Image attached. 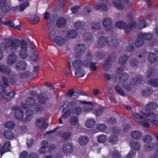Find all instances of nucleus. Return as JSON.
<instances>
[{"label":"nucleus","mask_w":158,"mask_h":158,"mask_svg":"<svg viewBox=\"0 0 158 158\" xmlns=\"http://www.w3.org/2000/svg\"><path fill=\"white\" fill-rule=\"evenodd\" d=\"M58 135L62 137L64 140H67L71 135L69 132H65L64 131H60L57 133Z\"/></svg>","instance_id":"nucleus-29"},{"label":"nucleus","mask_w":158,"mask_h":158,"mask_svg":"<svg viewBox=\"0 0 158 158\" xmlns=\"http://www.w3.org/2000/svg\"><path fill=\"white\" fill-rule=\"evenodd\" d=\"M54 40L56 44L60 45H63L65 41L64 39L59 36H56L54 39Z\"/></svg>","instance_id":"nucleus-27"},{"label":"nucleus","mask_w":158,"mask_h":158,"mask_svg":"<svg viewBox=\"0 0 158 158\" xmlns=\"http://www.w3.org/2000/svg\"><path fill=\"white\" fill-rule=\"evenodd\" d=\"M95 121L92 119H88L85 122V126L88 128H92L95 125Z\"/></svg>","instance_id":"nucleus-31"},{"label":"nucleus","mask_w":158,"mask_h":158,"mask_svg":"<svg viewBox=\"0 0 158 158\" xmlns=\"http://www.w3.org/2000/svg\"><path fill=\"white\" fill-rule=\"evenodd\" d=\"M0 71L1 72L9 74L10 73V69L9 67L5 65H0Z\"/></svg>","instance_id":"nucleus-22"},{"label":"nucleus","mask_w":158,"mask_h":158,"mask_svg":"<svg viewBox=\"0 0 158 158\" xmlns=\"http://www.w3.org/2000/svg\"><path fill=\"white\" fill-rule=\"evenodd\" d=\"M89 141V139L87 136H80L78 139V142L80 145H84L87 144Z\"/></svg>","instance_id":"nucleus-23"},{"label":"nucleus","mask_w":158,"mask_h":158,"mask_svg":"<svg viewBox=\"0 0 158 158\" xmlns=\"http://www.w3.org/2000/svg\"><path fill=\"white\" fill-rule=\"evenodd\" d=\"M157 105L156 103L151 102L147 105L146 107L150 110H154L157 108Z\"/></svg>","instance_id":"nucleus-40"},{"label":"nucleus","mask_w":158,"mask_h":158,"mask_svg":"<svg viewBox=\"0 0 158 158\" xmlns=\"http://www.w3.org/2000/svg\"><path fill=\"white\" fill-rule=\"evenodd\" d=\"M48 99V97H46L41 94H39L37 96V99L39 102L42 104L45 103Z\"/></svg>","instance_id":"nucleus-32"},{"label":"nucleus","mask_w":158,"mask_h":158,"mask_svg":"<svg viewBox=\"0 0 158 158\" xmlns=\"http://www.w3.org/2000/svg\"><path fill=\"white\" fill-rule=\"evenodd\" d=\"M73 150L72 145L69 143L65 142L63 146V152L65 154H69L72 153Z\"/></svg>","instance_id":"nucleus-9"},{"label":"nucleus","mask_w":158,"mask_h":158,"mask_svg":"<svg viewBox=\"0 0 158 158\" xmlns=\"http://www.w3.org/2000/svg\"><path fill=\"white\" fill-rule=\"evenodd\" d=\"M35 99L31 97L27 98L26 100L25 104L29 106H33L35 103Z\"/></svg>","instance_id":"nucleus-30"},{"label":"nucleus","mask_w":158,"mask_h":158,"mask_svg":"<svg viewBox=\"0 0 158 158\" xmlns=\"http://www.w3.org/2000/svg\"><path fill=\"white\" fill-rule=\"evenodd\" d=\"M75 50L76 54L74 56L76 57L79 58L86 50V48L85 45L83 44H80L76 45Z\"/></svg>","instance_id":"nucleus-4"},{"label":"nucleus","mask_w":158,"mask_h":158,"mask_svg":"<svg viewBox=\"0 0 158 158\" xmlns=\"http://www.w3.org/2000/svg\"><path fill=\"white\" fill-rule=\"evenodd\" d=\"M112 23L111 20L109 18H106L103 20L102 24L105 27H107L110 25Z\"/></svg>","instance_id":"nucleus-52"},{"label":"nucleus","mask_w":158,"mask_h":158,"mask_svg":"<svg viewBox=\"0 0 158 158\" xmlns=\"http://www.w3.org/2000/svg\"><path fill=\"white\" fill-rule=\"evenodd\" d=\"M114 61H110L109 59L107 58L104 61L103 64V69L105 71H107L111 67V65Z\"/></svg>","instance_id":"nucleus-25"},{"label":"nucleus","mask_w":158,"mask_h":158,"mask_svg":"<svg viewBox=\"0 0 158 158\" xmlns=\"http://www.w3.org/2000/svg\"><path fill=\"white\" fill-rule=\"evenodd\" d=\"M129 144L131 148L135 151L138 150L140 147V143L134 140H131Z\"/></svg>","instance_id":"nucleus-17"},{"label":"nucleus","mask_w":158,"mask_h":158,"mask_svg":"<svg viewBox=\"0 0 158 158\" xmlns=\"http://www.w3.org/2000/svg\"><path fill=\"white\" fill-rule=\"evenodd\" d=\"M118 139L116 136L115 135H112L108 139V141L112 144H114L117 143Z\"/></svg>","instance_id":"nucleus-39"},{"label":"nucleus","mask_w":158,"mask_h":158,"mask_svg":"<svg viewBox=\"0 0 158 158\" xmlns=\"http://www.w3.org/2000/svg\"><path fill=\"white\" fill-rule=\"evenodd\" d=\"M29 5V2H26L22 3L19 6V10L21 11H23L24 9Z\"/></svg>","instance_id":"nucleus-59"},{"label":"nucleus","mask_w":158,"mask_h":158,"mask_svg":"<svg viewBox=\"0 0 158 158\" xmlns=\"http://www.w3.org/2000/svg\"><path fill=\"white\" fill-rule=\"evenodd\" d=\"M131 136L133 139H138L142 137V134L139 131H134L131 132Z\"/></svg>","instance_id":"nucleus-18"},{"label":"nucleus","mask_w":158,"mask_h":158,"mask_svg":"<svg viewBox=\"0 0 158 158\" xmlns=\"http://www.w3.org/2000/svg\"><path fill=\"white\" fill-rule=\"evenodd\" d=\"M83 25V22L81 21H78L74 23V26L76 29H79L82 28Z\"/></svg>","instance_id":"nucleus-55"},{"label":"nucleus","mask_w":158,"mask_h":158,"mask_svg":"<svg viewBox=\"0 0 158 158\" xmlns=\"http://www.w3.org/2000/svg\"><path fill=\"white\" fill-rule=\"evenodd\" d=\"M17 60V56L14 54L9 55L7 59V63L8 65L14 64Z\"/></svg>","instance_id":"nucleus-12"},{"label":"nucleus","mask_w":158,"mask_h":158,"mask_svg":"<svg viewBox=\"0 0 158 158\" xmlns=\"http://www.w3.org/2000/svg\"><path fill=\"white\" fill-rule=\"evenodd\" d=\"M85 74V71L81 69H77L75 73L76 76L78 77H83Z\"/></svg>","instance_id":"nucleus-41"},{"label":"nucleus","mask_w":158,"mask_h":158,"mask_svg":"<svg viewBox=\"0 0 158 158\" xmlns=\"http://www.w3.org/2000/svg\"><path fill=\"white\" fill-rule=\"evenodd\" d=\"M9 39L7 40L5 43L0 44V48L1 50H6L10 48L9 45Z\"/></svg>","instance_id":"nucleus-37"},{"label":"nucleus","mask_w":158,"mask_h":158,"mask_svg":"<svg viewBox=\"0 0 158 158\" xmlns=\"http://www.w3.org/2000/svg\"><path fill=\"white\" fill-rule=\"evenodd\" d=\"M67 36L69 38H73L75 37L77 35V33L75 30H71L67 32Z\"/></svg>","instance_id":"nucleus-33"},{"label":"nucleus","mask_w":158,"mask_h":158,"mask_svg":"<svg viewBox=\"0 0 158 158\" xmlns=\"http://www.w3.org/2000/svg\"><path fill=\"white\" fill-rule=\"evenodd\" d=\"M4 135L6 139H9L13 137L14 135L13 133L11 130H7L5 131Z\"/></svg>","instance_id":"nucleus-34"},{"label":"nucleus","mask_w":158,"mask_h":158,"mask_svg":"<svg viewBox=\"0 0 158 158\" xmlns=\"http://www.w3.org/2000/svg\"><path fill=\"white\" fill-rule=\"evenodd\" d=\"M80 94V93L75 91L73 88H71L68 92L66 96L71 99H75L78 98Z\"/></svg>","instance_id":"nucleus-11"},{"label":"nucleus","mask_w":158,"mask_h":158,"mask_svg":"<svg viewBox=\"0 0 158 158\" xmlns=\"http://www.w3.org/2000/svg\"><path fill=\"white\" fill-rule=\"evenodd\" d=\"M128 59V56L127 55H123L120 56L118 62L120 65L125 64Z\"/></svg>","instance_id":"nucleus-36"},{"label":"nucleus","mask_w":158,"mask_h":158,"mask_svg":"<svg viewBox=\"0 0 158 158\" xmlns=\"http://www.w3.org/2000/svg\"><path fill=\"white\" fill-rule=\"evenodd\" d=\"M73 65L77 69H81L84 65L87 68H89L91 71H95L97 69L95 63L90 61H86L84 63L82 60H76L73 63Z\"/></svg>","instance_id":"nucleus-1"},{"label":"nucleus","mask_w":158,"mask_h":158,"mask_svg":"<svg viewBox=\"0 0 158 158\" xmlns=\"http://www.w3.org/2000/svg\"><path fill=\"white\" fill-rule=\"evenodd\" d=\"M115 26L118 28H124L127 34H130L133 28L136 26L135 22L132 21L127 24L125 22L122 21L117 22L115 24Z\"/></svg>","instance_id":"nucleus-2"},{"label":"nucleus","mask_w":158,"mask_h":158,"mask_svg":"<svg viewBox=\"0 0 158 158\" xmlns=\"http://www.w3.org/2000/svg\"><path fill=\"white\" fill-rule=\"evenodd\" d=\"M31 75V73L28 71L22 72L19 74L20 77L22 78H27L30 77Z\"/></svg>","instance_id":"nucleus-50"},{"label":"nucleus","mask_w":158,"mask_h":158,"mask_svg":"<svg viewBox=\"0 0 158 158\" xmlns=\"http://www.w3.org/2000/svg\"><path fill=\"white\" fill-rule=\"evenodd\" d=\"M0 11L2 13L9 11L10 10V7L7 5L6 1L5 0H0Z\"/></svg>","instance_id":"nucleus-10"},{"label":"nucleus","mask_w":158,"mask_h":158,"mask_svg":"<svg viewBox=\"0 0 158 158\" xmlns=\"http://www.w3.org/2000/svg\"><path fill=\"white\" fill-rule=\"evenodd\" d=\"M15 93L13 91L7 92L6 91L4 94H3L2 98L7 100H10L14 97Z\"/></svg>","instance_id":"nucleus-19"},{"label":"nucleus","mask_w":158,"mask_h":158,"mask_svg":"<svg viewBox=\"0 0 158 158\" xmlns=\"http://www.w3.org/2000/svg\"><path fill=\"white\" fill-rule=\"evenodd\" d=\"M109 41L106 37L102 36L99 39L98 42V46L100 47H103L106 44L108 45Z\"/></svg>","instance_id":"nucleus-14"},{"label":"nucleus","mask_w":158,"mask_h":158,"mask_svg":"<svg viewBox=\"0 0 158 158\" xmlns=\"http://www.w3.org/2000/svg\"><path fill=\"white\" fill-rule=\"evenodd\" d=\"M157 71V70L156 69L149 68L147 73V77L149 78L155 76L156 74Z\"/></svg>","instance_id":"nucleus-28"},{"label":"nucleus","mask_w":158,"mask_h":158,"mask_svg":"<svg viewBox=\"0 0 158 158\" xmlns=\"http://www.w3.org/2000/svg\"><path fill=\"white\" fill-rule=\"evenodd\" d=\"M105 53L102 52H98L96 54V58L99 60L102 59L104 56Z\"/></svg>","instance_id":"nucleus-63"},{"label":"nucleus","mask_w":158,"mask_h":158,"mask_svg":"<svg viewBox=\"0 0 158 158\" xmlns=\"http://www.w3.org/2000/svg\"><path fill=\"white\" fill-rule=\"evenodd\" d=\"M82 109L80 106H77L72 110L71 114L73 115H78L80 114Z\"/></svg>","instance_id":"nucleus-38"},{"label":"nucleus","mask_w":158,"mask_h":158,"mask_svg":"<svg viewBox=\"0 0 158 158\" xmlns=\"http://www.w3.org/2000/svg\"><path fill=\"white\" fill-rule=\"evenodd\" d=\"M83 38L84 40L89 42L91 41L92 36L90 32H87L83 35Z\"/></svg>","instance_id":"nucleus-44"},{"label":"nucleus","mask_w":158,"mask_h":158,"mask_svg":"<svg viewBox=\"0 0 158 158\" xmlns=\"http://www.w3.org/2000/svg\"><path fill=\"white\" fill-rule=\"evenodd\" d=\"M158 143L157 142H155L152 143L151 145L144 146V149L145 152H148L153 150L155 148L158 147Z\"/></svg>","instance_id":"nucleus-21"},{"label":"nucleus","mask_w":158,"mask_h":158,"mask_svg":"<svg viewBox=\"0 0 158 158\" xmlns=\"http://www.w3.org/2000/svg\"><path fill=\"white\" fill-rule=\"evenodd\" d=\"M78 117L72 116L70 118V122L71 125H74L78 123Z\"/></svg>","instance_id":"nucleus-51"},{"label":"nucleus","mask_w":158,"mask_h":158,"mask_svg":"<svg viewBox=\"0 0 158 158\" xmlns=\"http://www.w3.org/2000/svg\"><path fill=\"white\" fill-rule=\"evenodd\" d=\"M149 84L154 87L158 86V80L153 79L150 80L148 81Z\"/></svg>","instance_id":"nucleus-56"},{"label":"nucleus","mask_w":158,"mask_h":158,"mask_svg":"<svg viewBox=\"0 0 158 158\" xmlns=\"http://www.w3.org/2000/svg\"><path fill=\"white\" fill-rule=\"evenodd\" d=\"M94 113L98 117L102 114L103 112V110L99 108L95 109L94 110Z\"/></svg>","instance_id":"nucleus-64"},{"label":"nucleus","mask_w":158,"mask_h":158,"mask_svg":"<svg viewBox=\"0 0 158 158\" xmlns=\"http://www.w3.org/2000/svg\"><path fill=\"white\" fill-rule=\"evenodd\" d=\"M148 59L150 63L153 64L157 61L158 60V56L156 54L150 52L148 54Z\"/></svg>","instance_id":"nucleus-15"},{"label":"nucleus","mask_w":158,"mask_h":158,"mask_svg":"<svg viewBox=\"0 0 158 158\" xmlns=\"http://www.w3.org/2000/svg\"><path fill=\"white\" fill-rule=\"evenodd\" d=\"M143 114L145 115L147 117H150L155 119H158V115L154 114L152 112L148 110H143L142 111Z\"/></svg>","instance_id":"nucleus-16"},{"label":"nucleus","mask_w":158,"mask_h":158,"mask_svg":"<svg viewBox=\"0 0 158 158\" xmlns=\"http://www.w3.org/2000/svg\"><path fill=\"white\" fill-rule=\"evenodd\" d=\"M138 60L135 58L131 59L129 61L130 65L132 67H135L137 66L139 64Z\"/></svg>","instance_id":"nucleus-54"},{"label":"nucleus","mask_w":158,"mask_h":158,"mask_svg":"<svg viewBox=\"0 0 158 158\" xmlns=\"http://www.w3.org/2000/svg\"><path fill=\"white\" fill-rule=\"evenodd\" d=\"M97 139L98 142L102 143H105L107 140L106 136L104 135H99Z\"/></svg>","instance_id":"nucleus-48"},{"label":"nucleus","mask_w":158,"mask_h":158,"mask_svg":"<svg viewBox=\"0 0 158 158\" xmlns=\"http://www.w3.org/2000/svg\"><path fill=\"white\" fill-rule=\"evenodd\" d=\"M135 43L137 47H142L144 44L143 38L142 37L137 38L135 40Z\"/></svg>","instance_id":"nucleus-26"},{"label":"nucleus","mask_w":158,"mask_h":158,"mask_svg":"<svg viewBox=\"0 0 158 158\" xmlns=\"http://www.w3.org/2000/svg\"><path fill=\"white\" fill-rule=\"evenodd\" d=\"M124 68L123 67L120 66L115 71V73L118 75L120 76L123 74Z\"/></svg>","instance_id":"nucleus-57"},{"label":"nucleus","mask_w":158,"mask_h":158,"mask_svg":"<svg viewBox=\"0 0 158 158\" xmlns=\"http://www.w3.org/2000/svg\"><path fill=\"white\" fill-rule=\"evenodd\" d=\"M142 36L146 40H149L152 39L153 35L152 34L147 33L142 34Z\"/></svg>","instance_id":"nucleus-60"},{"label":"nucleus","mask_w":158,"mask_h":158,"mask_svg":"<svg viewBox=\"0 0 158 158\" xmlns=\"http://www.w3.org/2000/svg\"><path fill=\"white\" fill-rule=\"evenodd\" d=\"M29 57L32 61H36L38 58L36 51L32 49L30 52Z\"/></svg>","instance_id":"nucleus-24"},{"label":"nucleus","mask_w":158,"mask_h":158,"mask_svg":"<svg viewBox=\"0 0 158 158\" xmlns=\"http://www.w3.org/2000/svg\"><path fill=\"white\" fill-rule=\"evenodd\" d=\"M142 80L143 78L142 77L138 76L133 79L131 83L132 85L138 84L141 83Z\"/></svg>","instance_id":"nucleus-35"},{"label":"nucleus","mask_w":158,"mask_h":158,"mask_svg":"<svg viewBox=\"0 0 158 158\" xmlns=\"http://www.w3.org/2000/svg\"><path fill=\"white\" fill-rule=\"evenodd\" d=\"M128 77V74L126 73H123V74L119 76V80L120 81L123 82L127 81Z\"/></svg>","instance_id":"nucleus-49"},{"label":"nucleus","mask_w":158,"mask_h":158,"mask_svg":"<svg viewBox=\"0 0 158 158\" xmlns=\"http://www.w3.org/2000/svg\"><path fill=\"white\" fill-rule=\"evenodd\" d=\"M46 120L44 118H40L36 119L35 124L38 127L41 128L43 127L44 129L46 128L48 126V124L45 123Z\"/></svg>","instance_id":"nucleus-8"},{"label":"nucleus","mask_w":158,"mask_h":158,"mask_svg":"<svg viewBox=\"0 0 158 158\" xmlns=\"http://www.w3.org/2000/svg\"><path fill=\"white\" fill-rule=\"evenodd\" d=\"M15 126V124L12 121H9L4 125V126L10 129L14 128Z\"/></svg>","instance_id":"nucleus-58"},{"label":"nucleus","mask_w":158,"mask_h":158,"mask_svg":"<svg viewBox=\"0 0 158 158\" xmlns=\"http://www.w3.org/2000/svg\"><path fill=\"white\" fill-rule=\"evenodd\" d=\"M28 48L26 42H23V44L21 45V50H19V55L23 59L27 58L28 56L27 49Z\"/></svg>","instance_id":"nucleus-5"},{"label":"nucleus","mask_w":158,"mask_h":158,"mask_svg":"<svg viewBox=\"0 0 158 158\" xmlns=\"http://www.w3.org/2000/svg\"><path fill=\"white\" fill-rule=\"evenodd\" d=\"M11 148V147L9 141H7L5 143L0 152L1 155L2 156L3 154L6 152L10 151Z\"/></svg>","instance_id":"nucleus-13"},{"label":"nucleus","mask_w":158,"mask_h":158,"mask_svg":"<svg viewBox=\"0 0 158 158\" xmlns=\"http://www.w3.org/2000/svg\"><path fill=\"white\" fill-rule=\"evenodd\" d=\"M114 6L117 9L122 10L123 9L122 3L119 0L114 1L113 2Z\"/></svg>","instance_id":"nucleus-43"},{"label":"nucleus","mask_w":158,"mask_h":158,"mask_svg":"<svg viewBox=\"0 0 158 158\" xmlns=\"http://www.w3.org/2000/svg\"><path fill=\"white\" fill-rule=\"evenodd\" d=\"M143 138V142L147 143L150 142L152 140V137L149 135H144Z\"/></svg>","instance_id":"nucleus-53"},{"label":"nucleus","mask_w":158,"mask_h":158,"mask_svg":"<svg viewBox=\"0 0 158 158\" xmlns=\"http://www.w3.org/2000/svg\"><path fill=\"white\" fill-rule=\"evenodd\" d=\"M12 110L15 111L14 115L16 118L19 119L23 118V112L19 107L15 106L12 108Z\"/></svg>","instance_id":"nucleus-6"},{"label":"nucleus","mask_w":158,"mask_h":158,"mask_svg":"<svg viewBox=\"0 0 158 158\" xmlns=\"http://www.w3.org/2000/svg\"><path fill=\"white\" fill-rule=\"evenodd\" d=\"M23 42L25 41L24 40L21 41L17 39H14L11 40L9 39V45L11 52L12 53L16 52L19 46L21 47Z\"/></svg>","instance_id":"nucleus-3"},{"label":"nucleus","mask_w":158,"mask_h":158,"mask_svg":"<svg viewBox=\"0 0 158 158\" xmlns=\"http://www.w3.org/2000/svg\"><path fill=\"white\" fill-rule=\"evenodd\" d=\"M35 110L39 114L41 113L44 110V107L40 104H37L34 108Z\"/></svg>","instance_id":"nucleus-46"},{"label":"nucleus","mask_w":158,"mask_h":158,"mask_svg":"<svg viewBox=\"0 0 158 158\" xmlns=\"http://www.w3.org/2000/svg\"><path fill=\"white\" fill-rule=\"evenodd\" d=\"M15 69L17 71L25 70L27 68L26 63L23 60H18L14 65Z\"/></svg>","instance_id":"nucleus-7"},{"label":"nucleus","mask_w":158,"mask_h":158,"mask_svg":"<svg viewBox=\"0 0 158 158\" xmlns=\"http://www.w3.org/2000/svg\"><path fill=\"white\" fill-rule=\"evenodd\" d=\"M108 45L113 47H116L118 45V43L116 39H112L109 41Z\"/></svg>","instance_id":"nucleus-61"},{"label":"nucleus","mask_w":158,"mask_h":158,"mask_svg":"<svg viewBox=\"0 0 158 158\" xmlns=\"http://www.w3.org/2000/svg\"><path fill=\"white\" fill-rule=\"evenodd\" d=\"M66 23V20L64 17L60 18L56 22V24L59 27H62L65 26Z\"/></svg>","instance_id":"nucleus-20"},{"label":"nucleus","mask_w":158,"mask_h":158,"mask_svg":"<svg viewBox=\"0 0 158 158\" xmlns=\"http://www.w3.org/2000/svg\"><path fill=\"white\" fill-rule=\"evenodd\" d=\"M27 116L25 118L26 121H30L33 118V112L32 110H28L26 112Z\"/></svg>","instance_id":"nucleus-47"},{"label":"nucleus","mask_w":158,"mask_h":158,"mask_svg":"<svg viewBox=\"0 0 158 158\" xmlns=\"http://www.w3.org/2000/svg\"><path fill=\"white\" fill-rule=\"evenodd\" d=\"M115 89L116 91V92L119 95L122 96H124L125 94L124 91L121 87L118 85H116L115 87Z\"/></svg>","instance_id":"nucleus-45"},{"label":"nucleus","mask_w":158,"mask_h":158,"mask_svg":"<svg viewBox=\"0 0 158 158\" xmlns=\"http://www.w3.org/2000/svg\"><path fill=\"white\" fill-rule=\"evenodd\" d=\"M91 28L94 30H98L100 28V24L97 22L94 23L92 24Z\"/></svg>","instance_id":"nucleus-62"},{"label":"nucleus","mask_w":158,"mask_h":158,"mask_svg":"<svg viewBox=\"0 0 158 158\" xmlns=\"http://www.w3.org/2000/svg\"><path fill=\"white\" fill-rule=\"evenodd\" d=\"M96 8L97 9L106 10L107 7L106 4L103 3H100L97 4L96 6Z\"/></svg>","instance_id":"nucleus-42"}]
</instances>
